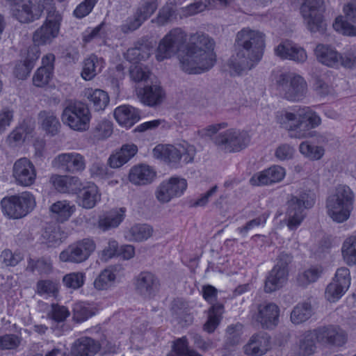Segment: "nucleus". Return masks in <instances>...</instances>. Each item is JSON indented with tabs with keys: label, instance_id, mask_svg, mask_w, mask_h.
Wrapping results in <instances>:
<instances>
[{
	"label": "nucleus",
	"instance_id": "1",
	"mask_svg": "<svg viewBox=\"0 0 356 356\" xmlns=\"http://www.w3.org/2000/svg\"><path fill=\"white\" fill-rule=\"evenodd\" d=\"M238 47L236 56L229 61V66L237 74L251 70L261 58L265 46L264 35L257 31L243 29L237 33Z\"/></svg>",
	"mask_w": 356,
	"mask_h": 356
},
{
	"label": "nucleus",
	"instance_id": "2",
	"mask_svg": "<svg viewBox=\"0 0 356 356\" xmlns=\"http://www.w3.org/2000/svg\"><path fill=\"white\" fill-rule=\"evenodd\" d=\"M213 42L202 33L192 34L186 52L179 55L181 69L188 74H200L211 69L215 63Z\"/></svg>",
	"mask_w": 356,
	"mask_h": 356
},
{
	"label": "nucleus",
	"instance_id": "3",
	"mask_svg": "<svg viewBox=\"0 0 356 356\" xmlns=\"http://www.w3.org/2000/svg\"><path fill=\"white\" fill-rule=\"evenodd\" d=\"M277 122L289 131V136L303 138L310 136L309 130L321 123V118L309 107L294 108L293 112L282 111L276 115Z\"/></svg>",
	"mask_w": 356,
	"mask_h": 356
},
{
	"label": "nucleus",
	"instance_id": "4",
	"mask_svg": "<svg viewBox=\"0 0 356 356\" xmlns=\"http://www.w3.org/2000/svg\"><path fill=\"white\" fill-rule=\"evenodd\" d=\"M227 126V122L210 124L203 129L202 133L204 136L211 137L214 145L224 152L235 153L245 149L250 142V136L247 131L229 129L217 134Z\"/></svg>",
	"mask_w": 356,
	"mask_h": 356
},
{
	"label": "nucleus",
	"instance_id": "5",
	"mask_svg": "<svg viewBox=\"0 0 356 356\" xmlns=\"http://www.w3.org/2000/svg\"><path fill=\"white\" fill-rule=\"evenodd\" d=\"M355 194L346 185L338 186L334 193L327 198L326 207L329 216L337 222L347 220L353 209Z\"/></svg>",
	"mask_w": 356,
	"mask_h": 356
},
{
	"label": "nucleus",
	"instance_id": "6",
	"mask_svg": "<svg viewBox=\"0 0 356 356\" xmlns=\"http://www.w3.org/2000/svg\"><path fill=\"white\" fill-rule=\"evenodd\" d=\"M62 19L61 14L55 7L51 6L47 8L45 21L33 34L34 44L36 46L50 44L59 35Z\"/></svg>",
	"mask_w": 356,
	"mask_h": 356
},
{
	"label": "nucleus",
	"instance_id": "7",
	"mask_svg": "<svg viewBox=\"0 0 356 356\" xmlns=\"http://www.w3.org/2000/svg\"><path fill=\"white\" fill-rule=\"evenodd\" d=\"M11 16L21 24H30L39 19L44 11L40 0H5Z\"/></svg>",
	"mask_w": 356,
	"mask_h": 356
},
{
	"label": "nucleus",
	"instance_id": "8",
	"mask_svg": "<svg viewBox=\"0 0 356 356\" xmlns=\"http://www.w3.org/2000/svg\"><path fill=\"white\" fill-rule=\"evenodd\" d=\"M277 90L281 96L290 102L303 99L307 92V84L304 79L293 74H282L277 81Z\"/></svg>",
	"mask_w": 356,
	"mask_h": 356
},
{
	"label": "nucleus",
	"instance_id": "9",
	"mask_svg": "<svg viewBox=\"0 0 356 356\" xmlns=\"http://www.w3.org/2000/svg\"><path fill=\"white\" fill-rule=\"evenodd\" d=\"M314 204L313 195L307 192H302L298 195H291L287 202V226L290 229H296L305 218V210L309 209Z\"/></svg>",
	"mask_w": 356,
	"mask_h": 356
},
{
	"label": "nucleus",
	"instance_id": "10",
	"mask_svg": "<svg viewBox=\"0 0 356 356\" xmlns=\"http://www.w3.org/2000/svg\"><path fill=\"white\" fill-rule=\"evenodd\" d=\"M325 7L323 0H304L300 6V13L307 28L312 33H323L326 24L323 19Z\"/></svg>",
	"mask_w": 356,
	"mask_h": 356
},
{
	"label": "nucleus",
	"instance_id": "11",
	"mask_svg": "<svg viewBox=\"0 0 356 356\" xmlns=\"http://www.w3.org/2000/svg\"><path fill=\"white\" fill-rule=\"evenodd\" d=\"M3 211L11 218L18 219L26 216L35 206L34 196L29 192L12 195L2 199Z\"/></svg>",
	"mask_w": 356,
	"mask_h": 356
},
{
	"label": "nucleus",
	"instance_id": "12",
	"mask_svg": "<svg viewBox=\"0 0 356 356\" xmlns=\"http://www.w3.org/2000/svg\"><path fill=\"white\" fill-rule=\"evenodd\" d=\"M61 118L70 129L84 131L89 129L91 114L87 104L77 102L70 104L64 108Z\"/></svg>",
	"mask_w": 356,
	"mask_h": 356
},
{
	"label": "nucleus",
	"instance_id": "13",
	"mask_svg": "<svg viewBox=\"0 0 356 356\" xmlns=\"http://www.w3.org/2000/svg\"><path fill=\"white\" fill-rule=\"evenodd\" d=\"M187 35L180 28L171 30L159 42L156 58L158 61L170 58L181 51L186 42Z\"/></svg>",
	"mask_w": 356,
	"mask_h": 356
},
{
	"label": "nucleus",
	"instance_id": "14",
	"mask_svg": "<svg viewBox=\"0 0 356 356\" xmlns=\"http://www.w3.org/2000/svg\"><path fill=\"white\" fill-rule=\"evenodd\" d=\"M95 250V242L84 238L69 245L60 253L59 258L63 262L79 264L86 261Z\"/></svg>",
	"mask_w": 356,
	"mask_h": 356
},
{
	"label": "nucleus",
	"instance_id": "15",
	"mask_svg": "<svg viewBox=\"0 0 356 356\" xmlns=\"http://www.w3.org/2000/svg\"><path fill=\"white\" fill-rule=\"evenodd\" d=\"M186 188L185 179L173 177L160 184L155 193L156 197L161 203H167L172 198L181 195Z\"/></svg>",
	"mask_w": 356,
	"mask_h": 356
},
{
	"label": "nucleus",
	"instance_id": "16",
	"mask_svg": "<svg viewBox=\"0 0 356 356\" xmlns=\"http://www.w3.org/2000/svg\"><path fill=\"white\" fill-rule=\"evenodd\" d=\"M52 165L63 172L75 174L85 170L86 159L78 152L62 153L54 159Z\"/></svg>",
	"mask_w": 356,
	"mask_h": 356
},
{
	"label": "nucleus",
	"instance_id": "17",
	"mask_svg": "<svg viewBox=\"0 0 356 356\" xmlns=\"http://www.w3.org/2000/svg\"><path fill=\"white\" fill-rule=\"evenodd\" d=\"M157 4L154 1H146L140 5L134 15L127 19L120 26L124 33H129L137 30L156 10Z\"/></svg>",
	"mask_w": 356,
	"mask_h": 356
},
{
	"label": "nucleus",
	"instance_id": "18",
	"mask_svg": "<svg viewBox=\"0 0 356 356\" xmlns=\"http://www.w3.org/2000/svg\"><path fill=\"white\" fill-rule=\"evenodd\" d=\"M253 318L263 329H273L279 323L280 308L273 302H263L257 307Z\"/></svg>",
	"mask_w": 356,
	"mask_h": 356
},
{
	"label": "nucleus",
	"instance_id": "19",
	"mask_svg": "<svg viewBox=\"0 0 356 356\" xmlns=\"http://www.w3.org/2000/svg\"><path fill=\"white\" fill-rule=\"evenodd\" d=\"M350 284V272L347 268H340L337 270L332 282L325 290V296L330 302L339 300L347 291Z\"/></svg>",
	"mask_w": 356,
	"mask_h": 356
},
{
	"label": "nucleus",
	"instance_id": "20",
	"mask_svg": "<svg viewBox=\"0 0 356 356\" xmlns=\"http://www.w3.org/2000/svg\"><path fill=\"white\" fill-rule=\"evenodd\" d=\"M13 176L17 185L29 186L35 182L36 170L29 159L21 158L14 163Z\"/></svg>",
	"mask_w": 356,
	"mask_h": 356
},
{
	"label": "nucleus",
	"instance_id": "21",
	"mask_svg": "<svg viewBox=\"0 0 356 356\" xmlns=\"http://www.w3.org/2000/svg\"><path fill=\"white\" fill-rule=\"evenodd\" d=\"M345 17L336 18L333 28L337 31L346 35L355 36L356 26L350 22L356 24V0H353L343 8Z\"/></svg>",
	"mask_w": 356,
	"mask_h": 356
},
{
	"label": "nucleus",
	"instance_id": "22",
	"mask_svg": "<svg viewBox=\"0 0 356 356\" xmlns=\"http://www.w3.org/2000/svg\"><path fill=\"white\" fill-rule=\"evenodd\" d=\"M134 284L137 293L145 298H150L159 290V280L153 273L145 271L136 277Z\"/></svg>",
	"mask_w": 356,
	"mask_h": 356
},
{
	"label": "nucleus",
	"instance_id": "23",
	"mask_svg": "<svg viewBox=\"0 0 356 356\" xmlns=\"http://www.w3.org/2000/svg\"><path fill=\"white\" fill-rule=\"evenodd\" d=\"M270 349V337L266 332L253 334L243 346L244 353L249 356H262Z\"/></svg>",
	"mask_w": 356,
	"mask_h": 356
},
{
	"label": "nucleus",
	"instance_id": "24",
	"mask_svg": "<svg viewBox=\"0 0 356 356\" xmlns=\"http://www.w3.org/2000/svg\"><path fill=\"white\" fill-rule=\"evenodd\" d=\"M285 176V170L280 165L270 168L255 173L250 179L252 186L270 185L281 181Z\"/></svg>",
	"mask_w": 356,
	"mask_h": 356
},
{
	"label": "nucleus",
	"instance_id": "25",
	"mask_svg": "<svg viewBox=\"0 0 356 356\" xmlns=\"http://www.w3.org/2000/svg\"><path fill=\"white\" fill-rule=\"evenodd\" d=\"M138 96L144 104L149 106H156L163 102L165 94L160 86L151 84L141 88L138 92Z\"/></svg>",
	"mask_w": 356,
	"mask_h": 356
},
{
	"label": "nucleus",
	"instance_id": "26",
	"mask_svg": "<svg viewBox=\"0 0 356 356\" xmlns=\"http://www.w3.org/2000/svg\"><path fill=\"white\" fill-rule=\"evenodd\" d=\"M76 194L78 205L86 209L94 208L101 200V193L98 187L94 184L83 188H80Z\"/></svg>",
	"mask_w": 356,
	"mask_h": 356
},
{
	"label": "nucleus",
	"instance_id": "27",
	"mask_svg": "<svg viewBox=\"0 0 356 356\" xmlns=\"http://www.w3.org/2000/svg\"><path fill=\"white\" fill-rule=\"evenodd\" d=\"M155 177V171L151 167L145 164L134 166L129 174L130 182L136 186L149 184L153 181Z\"/></svg>",
	"mask_w": 356,
	"mask_h": 356
},
{
	"label": "nucleus",
	"instance_id": "28",
	"mask_svg": "<svg viewBox=\"0 0 356 356\" xmlns=\"http://www.w3.org/2000/svg\"><path fill=\"white\" fill-rule=\"evenodd\" d=\"M275 51L276 55L280 58L292 60L297 63H304L307 58L303 48L289 42L280 44Z\"/></svg>",
	"mask_w": 356,
	"mask_h": 356
},
{
	"label": "nucleus",
	"instance_id": "29",
	"mask_svg": "<svg viewBox=\"0 0 356 356\" xmlns=\"http://www.w3.org/2000/svg\"><path fill=\"white\" fill-rule=\"evenodd\" d=\"M50 181L58 191L63 193H77L81 186L77 177L54 175Z\"/></svg>",
	"mask_w": 356,
	"mask_h": 356
},
{
	"label": "nucleus",
	"instance_id": "30",
	"mask_svg": "<svg viewBox=\"0 0 356 356\" xmlns=\"http://www.w3.org/2000/svg\"><path fill=\"white\" fill-rule=\"evenodd\" d=\"M100 350V344L90 337L76 340L71 348L72 356H94Z\"/></svg>",
	"mask_w": 356,
	"mask_h": 356
},
{
	"label": "nucleus",
	"instance_id": "31",
	"mask_svg": "<svg viewBox=\"0 0 356 356\" xmlns=\"http://www.w3.org/2000/svg\"><path fill=\"white\" fill-rule=\"evenodd\" d=\"M289 273L275 266L268 273L264 284V291L272 293L282 288L287 282Z\"/></svg>",
	"mask_w": 356,
	"mask_h": 356
},
{
	"label": "nucleus",
	"instance_id": "32",
	"mask_svg": "<svg viewBox=\"0 0 356 356\" xmlns=\"http://www.w3.org/2000/svg\"><path fill=\"white\" fill-rule=\"evenodd\" d=\"M138 152L134 144H124L119 151L111 154L108 159V164L112 168H118L127 163Z\"/></svg>",
	"mask_w": 356,
	"mask_h": 356
},
{
	"label": "nucleus",
	"instance_id": "33",
	"mask_svg": "<svg viewBox=\"0 0 356 356\" xmlns=\"http://www.w3.org/2000/svg\"><path fill=\"white\" fill-rule=\"evenodd\" d=\"M114 117L120 124L126 127H132L140 118L139 111L129 105L116 108L114 111Z\"/></svg>",
	"mask_w": 356,
	"mask_h": 356
},
{
	"label": "nucleus",
	"instance_id": "34",
	"mask_svg": "<svg viewBox=\"0 0 356 356\" xmlns=\"http://www.w3.org/2000/svg\"><path fill=\"white\" fill-rule=\"evenodd\" d=\"M314 52L317 60L325 65L335 67L339 64L338 52L329 45L319 44Z\"/></svg>",
	"mask_w": 356,
	"mask_h": 356
},
{
	"label": "nucleus",
	"instance_id": "35",
	"mask_svg": "<svg viewBox=\"0 0 356 356\" xmlns=\"http://www.w3.org/2000/svg\"><path fill=\"white\" fill-rule=\"evenodd\" d=\"M124 209L111 210L99 217L98 227L105 232L119 226L124 217Z\"/></svg>",
	"mask_w": 356,
	"mask_h": 356
},
{
	"label": "nucleus",
	"instance_id": "36",
	"mask_svg": "<svg viewBox=\"0 0 356 356\" xmlns=\"http://www.w3.org/2000/svg\"><path fill=\"white\" fill-rule=\"evenodd\" d=\"M38 118L41 125L46 133L55 136L58 134L61 124L56 117V113L52 111H42L38 114Z\"/></svg>",
	"mask_w": 356,
	"mask_h": 356
},
{
	"label": "nucleus",
	"instance_id": "37",
	"mask_svg": "<svg viewBox=\"0 0 356 356\" xmlns=\"http://www.w3.org/2000/svg\"><path fill=\"white\" fill-rule=\"evenodd\" d=\"M153 233L152 227L147 224H136L125 232V238L129 241L140 242L148 239Z\"/></svg>",
	"mask_w": 356,
	"mask_h": 356
},
{
	"label": "nucleus",
	"instance_id": "38",
	"mask_svg": "<svg viewBox=\"0 0 356 356\" xmlns=\"http://www.w3.org/2000/svg\"><path fill=\"white\" fill-rule=\"evenodd\" d=\"M103 67V60L95 55H91L83 61L81 76L86 81L92 79Z\"/></svg>",
	"mask_w": 356,
	"mask_h": 356
},
{
	"label": "nucleus",
	"instance_id": "39",
	"mask_svg": "<svg viewBox=\"0 0 356 356\" xmlns=\"http://www.w3.org/2000/svg\"><path fill=\"white\" fill-rule=\"evenodd\" d=\"M223 312V305L213 304L208 310L207 320L203 325L204 330L208 333L213 332L220 323Z\"/></svg>",
	"mask_w": 356,
	"mask_h": 356
},
{
	"label": "nucleus",
	"instance_id": "40",
	"mask_svg": "<svg viewBox=\"0 0 356 356\" xmlns=\"http://www.w3.org/2000/svg\"><path fill=\"white\" fill-rule=\"evenodd\" d=\"M153 155L156 159H160L170 163H177L181 159V154L179 150L172 145H157L153 149Z\"/></svg>",
	"mask_w": 356,
	"mask_h": 356
},
{
	"label": "nucleus",
	"instance_id": "41",
	"mask_svg": "<svg viewBox=\"0 0 356 356\" xmlns=\"http://www.w3.org/2000/svg\"><path fill=\"white\" fill-rule=\"evenodd\" d=\"M74 211V206H70L66 201H58L50 207V211L58 221L64 222L69 219Z\"/></svg>",
	"mask_w": 356,
	"mask_h": 356
},
{
	"label": "nucleus",
	"instance_id": "42",
	"mask_svg": "<svg viewBox=\"0 0 356 356\" xmlns=\"http://www.w3.org/2000/svg\"><path fill=\"white\" fill-rule=\"evenodd\" d=\"M313 314V308L309 302H304L297 305L291 313V321L300 324L307 321Z\"/></svg>",
	"mask_w": 356,
	"mask_h": 356
},
{
	"label": "nucleus",
	"instance_id": "43",
	"mask_svg": "<svg viewBox=\"0 0 356 356\" xmlns=\"http://www.w3.org/2000/svg\"><path fill=\"white\" fill-rule=\"evenodd\" d=\"M88 99L96 111L104 110L110 101L108 93L100 89L90 90L88 94Z\"/></svg>",
	"mask_w": 356,
	"mask_h": 356
},
{
	"label": "nucleus",
	"instance_id": "44",
	"mask_svg": "<svg viewBox=\"0 0 356 356\" xmlns=\"http://www.w3.org/2000/svg\"><path fill=\"white\" fill-rule=\"evenodd\" d=\"M38 58V55L34 54L31 55V54L29 53L27 57L23 62L20 61L16 64L14 71L16 77L19 79H25L34 67Z\"/></svg>",
	"mask_w": 356,
	"mask_h": 356
},
{
	"label": "nucleus",
	"instance_id": "45",
	"mask_svg": "<svg viewBox=\"0 0 356 356\" xmlns=\"http://www.w3.org/2000/svg\"><path fill=\"white\" fill-rule=\"evenodd\" d=\"M323 270L321 267H311L303 272L299 273L296 277L298 286L306 287L315 282L321 275Z\"/></svg>",
	"mask_w": 356,
	"mask_h": 356
},
{
	"label": "nucleus",
	"instance_id": "46",
	"mask_svg": "<svg viewBox=\"0 0 356 356\" xmlns=\"http://www.w3.org/2000/svg\"><path fill=\"white\" fill-rule=\"evenodd\" d=\"M27 270L31 272H37L39 275H48L52 271V263L49 258L41 257L37 260L30 259Z\"/></svg>",
	"mask_w": 356,
	"mask_h": 356
},
{
	"label": "nucleus",
	"instance_id": "47",
	"mask_svg": "<svg viewBox=\"0 0 356 356\" xmlns=\"http://www.w3.org/2000/svg\"><path fill=\"white\" fill-rule=\"evenodd\" d=\"M115 278V274L111 270L106 268L96 277L93 284L99 291L106 290L113 284Z\"/></svg>",
	"mask_w": 356,
	"mask_h": 356
},
{
	"label": "nucleus",
	"instance_id": "48",
	"mask_svg": "<svg viewBox=\"0 0 356 356\" xmlns=\"http://www.w3.org/2000/svg\"><path fill=\"white\" fill-rule=\"evenodd\" d=\"M342 254L348 265L356 264V236L348 238L343 243Z\"/></svg>",
	"mask_w": 356,
	"mask_h": 356
},
{
	"label": "nucleus",
	"instance_id": "49",
	"mask_svg": "<svg viewBox=\"0 0 356 356\" xmlns=\"http://www.w3.org/2000/svg\"><path fill=\"white\" fill-rule=\"evenodd\" d=\"M173 315L177 318L184 319L185 322L190 324L193 321L192 316L188 313V307L187 303L181 299H175L172 304L171 307Z\"/></svg>",
	"mask_w": 356,
	"mask_h": 356
},
{
	"label": "nucleus",
	"instance_id": "50",
	"mask_svg": "<svg viewBox=\"0 0 356 356\" xmlns=\"http://www.w3.org/2000/svg\"><path fill=\"white\" fill-rule=\"evenodd\" d=\"M314 339L316 337L312 331L305 333L303 339L300 341L298 356H310L314 353L316 350Z\"/></svg>",
	"mask_w": 356,
	"mask_h": 356
},
{
	"label": "nucleus",
	"instance_id": "51",
	"mask_svg": "<svg viewBox=\"0 0 356 356\" xmlns=\"http://www.w3.org/2000/svg\"><path fill=\"white\" fill-rule=\"evenodd\" d=\"M176 17V6L172 3H167L159 10L157 17L153 19V22H156L159 26H163Z\"/></svg>",
	"mask_w": 356,
	"mask_h": 356
},
{
	"label": "nucleus",
	"instance_id": "52",
	"mask_svg": "<svg viewBox=\"0 0 356 356\" xmlns=\"http://www.w3.org/2000/svg\"><path fill=\"white\" fill-rule=\"evenodd\" d=\"M73 319L77 323L86 321L88 318L94 315L92 309L89 305L84 302H79L73 307Z\"/></svg>",
	"mask_w": 356,
	"mask_h": 356
},
{
	"label": "nucleus",
	"instance_id": "53",
	"mask_svg": "<svg viewBox=\"0 0 356 356\" xmlns=\"http://www.w3.org/2000/svg\"><path fill=\"white\" fill-rule=\"evenodd\" d=\"M53 74V67L47 65L38 69L33 77V84L37 87H42L47 85Z\"/></svg>",
	"mask_w": 356,
	"mask_h": 356
},
{
	"label": "nucleus",
	"instance_id": "54",
	"mask_svg": "<svg viewBox=\"0 0 356 356\" xmlns=\"http://www.w3.org/2000/svg\"><path fill=\"white\" fill-rule=\"evenodd\" d=\"M86 274L83 272H73L66 274L63 277L64 285L74 290L81 288L85 282Z\"/></svg>",
	"mask_w": 356,
	"mask_h": 356
},
{
	"label": "nucleus",
	"instance_id": "55",
	"mask_svg": "<svg viewBox=\"0 0 356 356\" xmlns=\"http://www.w3.org/2000/svg\"><path fill=\"white\" fill-rule=\"evenodd\" d=\"M42 237L49 245H57L61 242L58 227L55 225H47L42 233Z\"/></svg>",
	"mask_w": 356,
	"mask_h": 356
},
{
	"label": "nucleus",
	"instance_id": "56",
	"mask_svg": "<svg viewBox=\"0 0 356 356\" xmlns=\"http://www.w3.org/2000/svg\"><path fill=\"white\" fill-rule=\"evenodd\" d=\"M89 172L92 178L99 179H108L113 175V171L108 170L107 166L99 161H95L91 164Z\"/></svg>",
	"mask_w": 356,
	"mask_h": 356
},
{
	"label": "nucleus",
	"instance_id": "57",
	"mask_svg": "<svg viewBox=\"0 0 356 356\" xmlns=\"http://www.w3.org/2000/svg\"><path fill=\"white\" fill-rule=\"evenodd\" d=\"M113 132V124L111 121L103 120L99 122L92 130L94 138L102 140L109 137Z\"/></svg>",
	"mask_w": 356,
	"mask_h": 356
},
{
	"label": "nucleus",
	"instance_id": "58",
	"mask_svg": "<svg viewBox=\"0 0 356 356\" xmlns=\"http://www.w3.org/2000/svg\"><path fill=\"white\" fill-rule=\"evenodd\" d=\"M299 149L303 155L312 160H318L324 154V149L321 147L311 145L307 142H302Z\"/></svg>",
	"mask_w": 356,
	"mask_h": 356
},
{
	"label": "nucleus",
	"instance_id": "59",
	"mask_svg": "<svg viewBox=\"0 0 356 356\" xmlns=\"http://www.w3.org/2000/svg\"><path fill=\"white\" fill-rule=\"evenodd\" d=\"M150 74L148 68L142 65H133L129 68L131 79L135 82L147 81Z\"/></svg>",
	"mask_w": 356,
	"mask_h": 356
},
{
	"label": "nucleus",
	"instance_id": "60",
	"mask_svg": "<svg viewBox=\"0 0 356 356\" xmlns=\"http://www.w3.org/2000/svg\"><path fill=\"white\" fill-rule=\"evenodd\" d=\"M36 288L37 293L40 295L56 296L58 291L56 284L49 280L38 281Z\"/></svg>",
	"mask_w": 356,
	"mask_h": 356
},
{
	"label": "nucleus",
	"instance_id": "61",
	"mask_svg": "<svg viewBox=\"0 0 356 356\" xmlns=\"http://www.w3.org/2000/svg\"><path fill=\"white\" fill-rule=\"evenodd\" d=\"M173 349L177 356H202L200 353L188 347L187 341L185 338H181L177 340L173 345Z\"/></svg>",
	"mask_w": 356,
	"mask_h": 356
},
{
	"label": "nucleus",
	"instance_id": "62",
	"mask_svg": "<svg viewBox=\"0 0 356 356\" xmlns=\"http://www.w3.org/2000/svg\"><path fill=\"white\" fill-rule=\"evenodd\" d=\"M330 334V344L341 346L347 341L346 333L338 326L331 325Z\"/></svg>",
	"mask_w": 356,
	"mask_h": 356
},
{
	"label": "nucleus",
	"instance_id": "63",
	"mask_svg": "<svg viewBox=\"0 0 356 356\" xmlns=\"http://www.w3.org/2000/svg\"><path fill=\"white\" fill-rule=\"evenodd\" d=\"M70 312L68 309L58 304H52L51 309L49 313L51 318L57 323L63 322L70 316Z\"/></svg>",
	"mask_w": 356,
	"mask_h": 356
},
{
	"label": "nucleus",
	"instance_id": "64",
	"mask_svg": "<svg viewBox=\"0 0 356 356\" xmlns=\"http://www.w3.org/2000/svg\"><path fill=\"white\" fill-rule=\"evenodd\" d=\"M21 343V338L15 334H5L0 337V348L11 350L17 348Z\"/></svg>",
	"mask_w": 356,
	"mask_h": 356
}]
</instances>
